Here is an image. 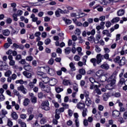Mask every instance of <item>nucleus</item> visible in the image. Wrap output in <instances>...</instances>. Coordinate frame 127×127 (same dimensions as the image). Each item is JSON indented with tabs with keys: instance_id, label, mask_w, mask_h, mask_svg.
<instances>
[{
	"instance_id": "aec40b11",
	"label": "nucleus",
	"mask_w": 127,
	"mask_h": 127,
	"mask_svg": "<svg viewBox=\"0 0 127 127\" xmlns=\"http://www.w3.org/2000/svg\"><path fill=\"white\" fill-rule=\"evenodd\" d=\"M18 124L21 126V127H26V124L22 122L21 119L18 120Z\"/></svg>"
},
{
	"instance_id": "f03ea898",
	"label": "nucleus",
	"mask_w": 127,
	"mask_h": 127,
	"mask_svg": "<svg viewBox=\"0 0 127 127\" xmlns=\"http://www.w3.org/2000/svg\"><path fill=\"white\" fill-rule=\"evenodd\" d=\"M103 55L101 54H97L96 56V59L93 58L90 60V62L93 64V66L96 67L97 64H100L102 62V60H103Z\"/></svg>"
},
{
	"instance_id": "a211bd4d",
	"label": "nucleus",
	"mask_w": 127,
	"mask_h": 127,
	"mask_svg": "<svg viewBox=\"0 0 127 127\" xmlns=\"http://www.w3.org/2000/svg\"><path fill=\"white\" fill-rule=\"evenodd\" d=\"M101 68L104 70H109V69H110V65L107 64H103L101 65Z\"/></svg>"
},
{
	"instance_id": "774afa93",
	"label": "nucleus",
	"mask_w": 127,
	"mask_h": 127,
	"mask_svg": "<svg viewBox=\"0 0 127 127\" xmlns=\"http://www.w3.org/2000/svg\"><path fill=\"white\" fill-rule=\"evenodd\" d=\"M121 40V34H118L116 35V41H119V40Z\"/></svg>"
},
{
	"instance_id": "09e8293b",
	"label": "nucleus",
	"mask_w": 127,
	"mask_h": 127,
	"mask_svg": "<svg viewBox=\"0 0 127 127\" xmlns=\"http://www.w3.org/2000/svg\"><path fill=\"white\" fill-rule=\"evenodd\" d=\"M103 58L104 59H106V60H108L110 57V55L109 54H105L104 55H102Z\"/></svg>"
},
{
	"instance_id": "5fc2aeb1",
	"label": "nucleus",
	"mask_w": 127,
	"mask_h": 127,
	"mask_svg": "<svg viewBox=\"0 0 127 127\" xmlns=\"http://www.w3.org/2000/svg\"><path fill=\"white\" fill-rule=\"evenodd\" d=\"M9 64L10 66H14V65H15V61H13V60H12L9 61Z\"/></svg>"
},
{
	"instance_id": "680f3d73",
	"label": "nucleus",
	"mask_w": 127,
	"mask_h": 127,
	"mask_svg": "<svg viewBox=\"0 0 127 127\" xmlns=\"http://www.w3.org/2000/svg\"><path fill=\"white\" fill-rule=\"evenodd\" d=\"M6 22L7 23V24H10V23L12 22V20L10 18H7Z\"/></svg>"
},
{
	"instance_id": "0e129e2a",
	"label": "nucleus",
	"mask_w": 127,
	"mask_h": 127,
	"mask_svg": "<svg viewBox=\"0 0 127 127\" xmlns=\"http://www.w3.org/2000/svg\"><path fill=\"white\" fill-rule=\"evenodd\" d=\"M38 97L39 99H42V98L44 97L43 93L42 92L39 93L38 94Z\"/></svg>"
},
{
	"instance_id": "72a5a7b5",
	"label": "nucleus",
	"mask_w": 127,
	"mask_h": 127,
	"mask_svg": "<svg viewBox=\"0 0 127 127\" xmlns=\"http://www.w3.org/2000/svg\"><path fill=\"white\" fill-rule=\"evenodd\" d=\"M120 60H121V57L117 56L114 59L113 61L114 62H115V63H118V64H119Z\"/></svg>"
},
{
	"instance_id": "a18cd8bd",
	"label": "nucleus",
	"mask_w": 127,
	"mask_h": 127,
	"mask_svg": "<svg viewBox=\"0 0 127 127\" xmlns=\"http://www.w3.org/2000/svg\"><path fill=\"white\" fill-rule=\"evenodd\" d=\"M13 123L10 121V119H8L7 120V126L8 127H12Z\"/></svg>"
},
{
	"instance_id": "412c9836",
	"label": "nucleus",
	"mask_w": 127,
	"mask_h": 127,
	"mask_svg": "<svg viewBox=\"0 0 127 127\" xmlns=\"http://www.w3.org/2000/svg\"><path fill=\"white\" fill-rule=\"evenodd\" d=\"M97 86V87H95V86H94L93 89H95V91L98 95H101V94H102V92H101V90L98 88L100 86L98 84Z\"/></svg>"
},
{
	"instance_id": "58836bf2",
	"label": "nucleus",
	"mask_w": 127,
	"mask_h": 127,
	"mask_svg": "<svg viewBox=\"0 0 127 127\" xmlns=\"http://www.w3.org/2000/svg\"><path fill=\"white\" fill-rule=\"evenodd\" d=\"M74 33L75 35H77V36H79L81 34V30H80V29L77 28L76 30L74 32Z\"/></svg>"
},
{
	"instance_id": "37998d69",
	"label": "nucleus",
	"mask_w": 127,
	"mask_h": 127,
	"mask_svg": "<svg viewBox=\"0 0 127 127\" xmlns=\"http://www.w3.org/2000/svg\"><path fill=\"white\" fill-rule=\"evenodd\" d=\"M33 127H40V125L38 124V120H36L35 123L33 124Z\"/></svg>"
},
{
	"instance_id": "e433bc0d",
	"label": "nucleus",
	"mask_w": 127,
	"mask_h": 127,
	"mask_svg": "<svg viewBox=\"0 0 127 127\" xmlns=\"http://www.w3.org/2000/svg\"><path fill=\"white\" fill-rule=\"evenodd\" d=\"M78 72L81 75H85L86 74V70L83 68L79 69Z\"/></svg>"
},
{
	"instance_id": "69168bd1",
	"label": "nucleus",
	"mask_w": 127,
	"mask_h": 127,
	"mask_svg": "<svg viewBox=\"0 0 127 127\" xmlns=\"http://www.w3.org/2000/svg\"><path fill=\"white\" fill-rule=\"evenodd\" d=\"M111 25H112V23L110 21H107L106 23V26L107 28L111 27Z\"/></svg>"
},
{
	"instance_id": "f8f14e48",
	"label": "nucleus",
	"mask_w": 127,
	"mask_h": 127,
	"mask_svg": "<svg viewBox=\"0 0 127 127\" xmlns=\"http://www.w3.org/2000/svg\"><path fill=\"white\" fill-rule=\"evenodd\" d=\"M0 67H1L3 70H7V64L3 62V61H0Z\"/></svg>"
},
{
	"instance_id": "9d476101",
	"label": "nucleus",
	"mask_w": 127,
	"mask_h": 127,
	"mask_svg": "<svg viewBox=\"0 0 127 127\" xmlns=\"http://www.w3.org/2000/svg\"><path fill=\"white\" fill-rule=\"evenodd\" d=\"M57 79L56 78H52L50 80V83H49V85H50V86H55V85L57 84Z\"/></svg>"
},
{
	"instance_id": "ddd939ff",
	"label": "nucleus",
	"mask_w": 127,
	"mask_h": 127,
	"mask_svg": "<svg viewBox=\"0 0 127 127\" xmlns=\"http://www.w3.org/2000/svg\"><path fill=\"white\" fill-rule=\"evenodd\" d=\"M119 66H124L126 64V57H123L120 60L119 63Z\"/></svg>"
},
{
	"instance_id": "423d86ee",
	"label": "nucleus",
	"mask_w": 127,
	"mask_h": 127,
	"mask_svg": "<svg viewBox=\"0 0 127 127\" xmlns=\"http://www.w3.org/2000/svg\"><path fill=\"white\" fill-rule=\"evenodd\" d=\"M18 91H20L23 93V94H26L27 93V89L24 88V86L20 85V86L17 87Z\"/></svg>"
},
{
	"instance_id": "2f4dec72",
	"label": "nucleus",
	"mask_w": 127,
	"mask_h": 127,
	"mask_svg": "<svg viewBox=\"0 0 127 127\" xmlns=\"http://www.w3.org/2000/svg\"><path fill=\"white\" fill-rule=\"evenodd\" d=\"M29 102H30L29 99H28V98L25 99L23 101L24 106H25V107H26V106H28V105L29 104Z\"/></svg>"
},
{
	"instance_id": "6ab92c4d",
	"label": "nucleus",
	"mask_w": 127,
	"mask_h": 127,
	"mask_svg": "<svg viewBox=\"0 0 127 127\" xmlns=\"http://www.w3.org/2000/svg\"><path fill=\"white\" fill-rule=\"evenodd\" d=\"M2 33L4 36H8L10 34V32L8 29H5L2 31Z\"/></svg>"
},
{
	"instance_id": "79ce46f5",
	"label": "nucleus",
	"mask_w": 127,
	"mask_h": 127,
	"mask_svg": "<svg viewBox=\"0 0 127 127\" xmlns=\"http://www.w3.org/2000/svg\"><path fill=\"white\" fill-rule=\"evenodd\" d=\"M26 60L27 61H29V62H31V61L33 60V57L31 56H27L26 58Z\"/></svg>"
},
{
	"instance_id": "e2e57ef3",
	"label": "nucleus",
	"mask_w": 127,
	"mask_h": 127,
	"mask_svg": "<svg viewBox=\"0 0 127 127\" xmlns=\"http://www.w3.org/2000/svg\"><path fill=\"white\" fill-rule=\"evenodd\" d=\"M55 15L57 17H60V12L58 10V9L55 12Z\"/></svg>"
},
{
	"instance_id": "c9c22d12",
	"label": "nucleus",
	"mask_w": 127,
	"mask_h": 127,
	"mask_svg": "<svg viewBox=\"0 0 127 127\" xmlns=\"http://www.w3.org/2000/svg\"><path fill=\"white\" fill-rule=\"evenodd\" d=\"M87 112H88L87 108H83L82 110V117H83V118H85V117L87 116Z\"/></svg>"
},
{
	"instance_id": "4c0bfd02",
	"label": "nucleus",
	"mask_w": 127,
	"mask_h": 127,
	"mask_svg": "<svg viewBox=\"0 0 127 127\" xmlns=\"http://www.w3.org/2000/svg\"><path fill=\"white\" fill-rule=\"evenodd\" d=\"M96 75L97 76V77H101V76L103 75V71L102 70H98L97 72H96Z\"/></svg>"
},
{
	"instance_id": "dca6fc26",
	"label": "nucleus",
	"mask_w": 127,
	"mask_h": 127,
	"mask_svg": "<svg viewBox=\"0 0 127 127\" xmlns=\"http://www.w3.org/2000/svg\"><path fill=\"white\" fill-rule=\"evenodd\" d=\"M13 93L15 96H17V97H18V99L21 98V95H20V93H19V92H18V91H17L16 89H14L13 90Z\"/></svg>"
},
{
	"instance_id": "0eeeda50",
	"label": "nucleus",
	"mask_w": 127,
	"mask_h": 127,
	"mask_svg": "<svg viewBox=\"0 0 127 127\" xmlns=\"http://www.w3.org/2000/svg\"><path fill=\"white\" fill-rule=\"evenodd\" d=\"M46 70H48L49 73L51 76H54L55 74H56V72L55 71V69L53 68H50L49 67L47 66L46 67Z\"/></svg>"
},
{
	"instance_id": "603ef678",
	"label": "nucleus",
	"mask_w": 127,
	"mask_h": 127,
	"mask_svg": "<svg viewBox=\"0 0 127 127\" xmlns=\"http://www.w3.org/2000/svg\"><path fill=\"white\" fill-rule=\"evenodd\" d=\"M104 50L105 54H108L111 52L110 49L108 48H104Z\"/></svg>"
},
{
	"instance_id": "20e7f679",
	"label": "nucleus",
	"mask_w": 127,
	"mask_h": 127,
	"mask_svg": "<svg viewBox=\"0 0 127 127\" xmlns=\"http://www.w3.org/2000/svg\"><path fill=\"white\" fill-rule=\"evenodd\" d=\"M39 86L42 91H44V92H46V93H49V92H50V87L49 85H45L42 82H40Z\"/></svg>"
},
{
	"instance_id": "f257e3e1",
	"label": "nucleus",
	"mask_w": 127,
	"mask_h": 127,
	"mask_svg": "<svg viewBox=\"0 0 127 127\" xmlns=\"http://www.w3.org/2000/svg\"><path fill=\"white\" fill-rule=\"evenodd\" d=\"M116 75L115 73H114L108 79L107 82L109 84H107L106 86V89L107 90H113L114 89L115 85H116Z\"/></svg>"
},
{
	"instance_id": "5701e85b",
	"label": "nucleus",
	"mask_w": 127,
	"mask_h": 127,
	"mask_svg": "<svg viewBox=\"0 0 127 127\" xmlns=\"http://www.w3.org/2000/svg\"><path fill=\"white\" fill-rule=\"evenodd\" d=\"M87 40L90 41V43H94V42H95V39L93 36H90L88 37Z\"/></svg>"
},
{
	"instance_id": "c03bdc74",
	"label": "nucleus",
	"mask_w": 127,
	"mask_h": 127,
	"mask_svg": "<svg viewBox=\"0 0 127 127\" xmlns=\"http://www.w3.org/2000/svg\"><path fill=\"white\" fill-rule=\"evenodd\" d=\"M95 51L97 53H100L101 51H102V49H101V48L99 47L98 45L95 46Z\"/></svg>"
},
{
	"instance_id": "473e14b6",
	"label": "nucleus",
	"mask_w": 127,
	"mask_h": 127,
	"mask_svg": "<svg viewBox=\"0 0 127 127\" xmlns=\"http://www.w3.org/2000/svg\"><path fill=\"white\" fill-rule=\"evenodd\" d=\"M64 89L63 87H57L56 88V91L58 94H59V93H61V92H63Z\"/></svg>"
},
{
	"instance_id": "3c124183",
	"label": "nucleus",
	"mask_w": 127,
	"mask_h": 127,
	"mask_svg": "<svg viewBox=\"0 0 127 127\" xmlns=\"http://www.w3.org/2000/svg\"><path fill=\"white\" fill-rule=\"evenodd\" d=\"M22 13H23V11L21 10H18L17 12V14H16L18 16H20L22 15Z\"/></svg>"
},
{
	"instance_id": "bf43d9fd",
	"label": "nucleus",
	"mask_w": 127,
	"mask_h": 127,
	"mask_svg": "<svg viewBox=\"0 0 127 127\" xmlns=\"http://www.w3.org/2000/svg\"><path fill=\"white\" fill-rule=\"evenodd\" d=\"M17 16H18L16 15V14H13L12 17L14 21H17V20H18V19H17Z\"/></svg>"
},
{
	"instance_id": "8fccbe9b",
	"label": "nucleus",
	"mask_w": 127,
	"mask_h": 127,
	"mask_svg": "<svg viewBox=\"0 0 127 127\" xmlns=\"http://www.w3.org/2000/svg\"><path fill=\"white\" fill-rule=\"evenodd\" d=\"M73 90L74 91H75V92L77 93L78 92L79 88H78V84H75L73 85Z\"/></svg>"
},
{
	"instance_id": "cd10ccee",
	"label": "nucleus",
	"mask_w": 127,
	"mask_h": 127,
	"mask_svg": "<svg viewBox=\"0 0 127 127\" xmlns=\"http://www.w3.org/2000/svg\"><path fill=\"white\" fill-rule=\"evenodd\" d=\"M55 119H56L57 120H59L60 119V112H58V110H56L55 111Z\"/></svg>"
},
{
	"instance_id": "a19ab883",
	"label": "nucleus",
	"mask_w": 127,
	"mask_h": 127,
	"mask_svg": "<svg viewBox=\"0 0 127 127\" xmlns=\"http://www.w3.org/2000/svg\"><path fill=\"white\" fill-rule=\"evenodd\" d=\"M31 101L32 103H37V98L35 97V96H33L31 98Z\"/></svg>"
},
{
	"instance_id": "13d9d810",
	"label": "nucleus",
	"mask_w": 127,
	"mask_h": 127,
	"mask_svg": "<svg viewBox=\"0 0 127 127\" xmlns=\"http://www.w3.org/2000/svg\"><path fill=\"white\" fill-rule=\"evenodd\" d=\"M46 119L45 118H42L41 120H40V124L41 125H44V124H46Z\"/></svg>"
},
{
	"instance_id": "a878e982",
	"label": "nucleus",
	"mask_w": 127,
	"mask_h": 127,
	"mask_svg": "<svg viewBox=\"0 0 127 127\" xmlns=\"http://www.w3.org/2000/svg\"><path fill=\"white\" fill-rule=\"evenodd\" d=\"M37 75H38L40 79H41V78H43L44 77V73H43V72L42 71H37Z\"/></svg>"
},
{
	"instance_id": "49530a36",
	"label": "nucleus",
	"mask_w": 127,
	"mask_h": 127,
	"mask_svg": "<svg viewBox=\"0 0 127 127\" xmlns=\"http://www.w3.org/2000/svg\"><path fill=\"white\" fill-rule=\"evenodd\" d=\"M5 77H10V75H11V72L10 70H8L5 72L4 74Z\"/></svg>"
},
{
	"instance_id": "4be33fe9",
	"label": "nucleus",
	"mask_w": 127,
	"mask_h": 127,
	"mask_svg": "<svg viewBox=\"0 0 127 127\" xmlns=\"http://www.w3.org/2000/svg\"><path fill=\"white\" fill-rule=\"evenodd\" d=\"M23 74L25 77H26V78H31L32 77L31 74L29 72H27L26 71H23Z\"/></svg>"
},
{
	"instance_id": "6e6d98bb",
	"label": "nucleus",
	"mask_w": 127,
	"mask_h": 127,
	"mask_svg": "<svg viewBox=\"0 0 127 127\" xmlns=\"http://www.w3.org/2000/svg\"><path fill=\"white\" fill-rule=\"evenodd\" d=\"M54 63V59H53V58H51L48 62V64H49L50 65H53Z\"/></svg>"
},
{
	"instance_id": "052dcab7",
	"label": "nucleus",
	"mask_w": 127,
	"mask_h": 127,
	"mask_svg": "<svg viewBox=\"0 0 127 127\" xmlns=\"http://www.w3.org/2000/svg\"><path fill=\"white\" fill-rule=\"evenodd\" d=\"M27 112L29 115H31L32 114V112H33V108L30 107L28 109Z\"/></svg>"
},
{
	"instance_id": "c756f323",
	"label": "nucleus",
	"mask_w": 127,
	"mask_h": 127,
	"mask_svg": "<svg viewBox=\"0 0 127 127\" xmlns=\"http://www.w3.org/2000/svg\"><path fill=\"white\" fill-rule=\"evenodd\" d=\"M70 52H71L70 47H68L64 49V53L66 55L70 54Z\"/></svg>"
},
{
	"instance_id": "ea45409f",
	"label": "nucleus",
	"mask_w": 127,
	"mask_h": 127,
	"mask_svg": "<svg viewBox=\"0 0 127 127\" xmlns=\"http://www.w3.org/2000/svg\"><path fill=\"white\" fill-rule=\"evenodd\" d=\"M53 104H54V106L56 108H58L60 107L59 104L57 103V102L55 101V100H53L52 101Z\"/></svg>"
},
{
	"instance_id": "4468645a",
	"label": "nucleus",
	"mask_w": 127,
	"mask_h": 127,
	"mask_svg": "<svg viewBox=\"0 0 127 127\" xmlns=\"http://www.w3.org/2000/svg\"><path fill=\"white\" fill-rule=\"evenodd\" d=\"M41 79L45 83V84H47V83H49V84L50 82V78L47 76H44L43 77L41 78Z\"/></svg>"
},
{
	"instance_id": "39448f33",
	"label": "nucleus",
	"mask_w": 127,
	"mask_h": 127,
	"mask_svg": "<svg viewBox=\"0 0 127 127\" xmlns=\"http://www.w3.org/2000/svg\"><path fill=\"white\" fill-rule=\"evenodd\" d=\"M41 106L42 109L44 110V111H50V107H49V102L48 100L42 102Z\"/></svg>"
},
{
	"instance_id": "9b49d317",
	"label": "nucleus",
	"mask_w": 127,
	"mask_h": 127,
	"mask_svg": "<svg viewBox=\"0 0 127 127\" xmlns=\"http://www.w3.org/2000/svg\"><path fill=\"white\" fill-rule=\"evenodd\" d=\"M102 34H103V35H106L107 37H112V34L110 33L108 30H104L102 31Z\"/></svg>"
},
{
	"instance_id": "c85d7f7f",
	"label": "nucleus",
	"mask_w": 127,
	"mask_h": 127,
	"mask_svg": "<svg viewBox=\"0 0 127 127\" xmlns=\"http://www.w3.org/2000/svg\"><path fill=\"white\" fill-rule=\"evenodd\" d=\"M118 16H122L125 14V10L124 9H120L117 12Z\"/></svg>"
},
{
	"instance_id": "bb28decb",
	"label": "nucleus",
	"mask_w": 127,
	"mask_h": 127,
	"mask_svg": "<svg viewBox=\"0 0 127 127\" xmlns=\"http://www.w3.org/2000/svg\"><path fill=\"white\" fill-rule=\"evenodd\" d=\"M69 67L71 71H76V67H75V65L73 63L71 62L69 64Z\"/></svg>"
},
{
	"instance_id": "7ed1b4c3",
	"label": "nucleus",
	"mask_w": 127,
	"mask_h": 127,
	"mask_svg": "<svg viewBox=\"0 0 127 127\" xmlns=\"http://www.w3.org/2000/svg\"><path fill=\"white\" fill-rule=\"evenodd\" d=\"M89 80L91 83V84H90V87L89 88L90 90H94V87L97 88V85H99V82L96 81V80L93 77L89 78Z\"/></svg>"
},
{
	"instance_id": "f3484780",
	"label": "nucleus",
	"mask_w": 127,
	"mask_h": 127,
	"mask_svg": "<svg viewBox=\"0 0 127 127\" xmlns=\"http://www.w3.org/2000/svg\"><path fill=\"white\" fill-rule=\"evenodd\" d=\"M120 114L121 113H120V112L118 111H113V113H112V116L114 118H118V117H120Z\"/></svg>"
},
{
	"instance_id": "de8ad7c7",
	"label": "nucleus",
	"mask_w": 127,
	"mask_h": 127,
	"mask_svg": "<svg viewBox=\"0 0 127 127\" xmlns=\"http://www.w3.org/2000/svg\"><path fill=\"white\" fill-rule=\"evenodd\" d=\"M10 28H11L12 29L11 32L12 34H17V33H18V31L17 30V29L14 30V29H13L12 27H10Z\"/></svg>"
},
{
	"instance_id": "6e6552de",
	"label": "nucleus",
	"mask_w": 127,
	"mask_h": 127,
	"mask_svg": "<svg viewBox=\"0 0 127 127\" xmlns=\"http://www.w3.org/2000/svg\"><path fill=\"white\" fill-rule=\"evenodd\" d=\"M24 70L27 71L28 72H32L33 69L32 68V66H31L29 64L28 65H25L23 66Z\"/></svg>"
},
{
	"instance_id": "864d4df0",
	"label": "nucleus",
	"mask_w": 127,
	"mask_h": 127,
	"mask_svg": "<svg viewBox=\"0 0 127 127\" xmlns=\"http://www.w3.org/2000/svg\"><path fill=\"white\" fill-rule=\"evenodd\" d=\"M51 42V40H50L49 38H48L45 40V44H46V45H48V44H50Z\"/></svg>"
},
{
	"instance_id": "b1692460",
	"label": "nucleus",
	"mask_w": 127,
	"mask_h": 127,
	"mask_svg": "<svg viewBox=\"0 0 127 127\" xmlns=\"http://www.w3.org/2000/svg\"><path fill=\"white\" fill-rule=\"evenodd\" d=\"M63 84L64 86H68V85H71V82L69 80L64 79L63 81Z\"/></svg>"
},
{
	"instance_id": "f704fd0d",
	"label": "nucleus",
	"mask_w": 127,
	"mask_h": 127,
	"mask_svg": "<svg viewBox=\"0 0 127 127\" xmlns=\"http://www.w3.org/2000/svg\"><path fill=\"white\" fill-rule=\"evenodd\" d=\"M104 101H108L109 100V94L108 93H105L103 95Z\"/></svg>"
},
{
	"instance_id": "2eb2a0df",
	"label": "nucleus",
	"mask_w": 127,
	"mask_h": 127,
	"mask_svg": "<svg viewBox=\"0 0 127 127\" xmlns=\"http://www.w3.org/2000/svg\"><path fill=\"white\" fill-rule=\"evenodd\" d=\"M85 104L87 107H90L91 105H92V100H91V99L90 97H87L85 99Z\"/></svg>"
},
{
	"instance_id": "393cba45",
	"label": "nucleus",
	"mask_w": 127,
	"mask_h": 127,
	"mask_svg": "<svg viewBox=\"0 0 127 127\" xmlns=\"http://www.w3.org/2000/svg\"><path fill=\"white\" fill-rule=\"evenodd\" d=\"M120 17H115L111 20V22L112 23H117V22H119V21H120Z\"/></svg>"
},
{
	"instance_id": "338daca9",
	"label": "nucleus",
	"mask_w": 127,
	"mask_h": 127,
	"mask_svg": "<svg viewBox=\"0 0 127 127\" xmlns=\"http://www.w3.org/2000/svg\"><path fill=\"white\" fill-rule=\"evenodd\" d=\"M75 61H80V57L78 55H76L74 57Z\"/></svg>"
},
{
	"instance_id": "4d7b16f0",
	"label": "nucleus",
	"mask_w": 127,
	"mask_h": 127,
	"mask_svg": "<svg viewBox=\"0 0 127 127\" xmlns=\"http://www.w3.org/2000/svg\"><path fill=\"white\" fill-rule=\"evenodd\" d=\"M125 83V78H121L119 81V85H123Z\"/></svg>"
},
{
	"instance_id": "7c9ffc66",
	"label": "nucleus",
	"mask_w": 127,
	"mask_h": 127,
	"mask_svg": "<svg viewBox=\"0 0 127 127\" xmlns=\"http://www.w3.org/2000/svg\"><path fill=\"white\" fill-rule=\"evenodd\" d=\"M11 117L13 119L16 120L17 119H18V116L17 115V114H16L15 112H13L11 114Z\"/></svg>"
},
{
	"instance_id": "1a4fd4ad",
	"label": "nucleus",
	"mask_w": 127,
	"mask_h": 127,
	"mask_svg": "<svg viewBox=\"0 0 127 127\" xmlns=\"http://www.w3.org/2000/svg\"><path fill=\"white\" fill-rule=\"evenodd\" d=\"M76 107L79 110H82V109L83 110L84 109H85V103L79 102L77 104Z\"/></svg>"
}]
</instances>
